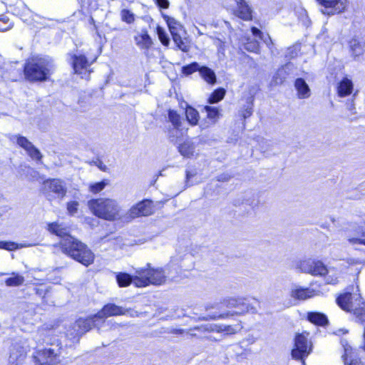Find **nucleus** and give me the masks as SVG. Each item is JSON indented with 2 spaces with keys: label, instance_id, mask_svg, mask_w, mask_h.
Returning a JSON list of instances; mask_svg holds the SVG:
<instances>
[{
  "label": "nucleus",
  "instance_id": "nucleus-3",
  "mask_svg": "<svg viewBox=\"0 0 365 365\" xmlns=\"http://www.w3.org/2000/svg\"><path fill=\"white\" fill-rule=\"evenodd\" d=\"M53 63L46 58H31L25 63V77L30 81H45L51 74Z\"/></svg>",
  "mask_w": 365,
  "mask_h": 365
},
{
  "label": "nucleus",
  "instance_id": "nucleus-30",
  "mask_svg": "<svg viewBox=\"0 0 365 365\" xmlns=\"http://www.w3.org/2000/svg\"><path fill=\"white\" fill-rule=\"evenodd\" d=\"M194 150L195 146L193 143L189 140L185 141L178 146V151L180 153L186 158L192 156Z\"/></svg>",
  "mask_w": 365,
  "mask_h": 365
},
{
  "label": "nucleus",
  "instance_id": "nucleus-19",
  "mask_svg": "<svg viewBox=\"0 0 365 365\" xmlns=\"http://www.w3.org/2000/svg\"><path fill=\"white\" fill-rule=\"evenodd\" d=\"M219 304H212V305H207L205 307V309L207 312H209V313L206 316L200 317L198 318V320H203V321H209V320H217L220 319H225L227 318L229 316H233V313L227 312V313H222L220 312H210L211 309H219Z\"/></svg>",
  "mask_w": 365,
  "mask_h": 365
},
{
  "label": "nucleus",
  "instance_id": "nucleus-38",
  "mask_svg": "<svg viewBox=\"0 0 365 365\" xmlns=\"http://www.w3.org/2000/svg\"><path fill=\"white\" fill-rule=\"evenodd\" d=\"M13 277H9L6 279L5 284L8 287H18L24 282V277L19 274L13 272Z\"/></svg>",
  "mask_w": 365,
  "mask_h": 365
},
{
  "label": "nucleus",
  "instance_id": "nucleus-58",
  "mask_svg": "<svg viewBox=\"0 0 365 365\" xmlns=\"http://www.w3.org/2000/svg\"><path fill=\"white\" fill-rule=\"evenodd\" d=\"M344 354L342 355V358H343L344 364L347 365L349 364L348 363V358L351 357L350 354H351V347L349 346H344Z\"/></svg>",
  "mask_w": 365,
  "mask_h": 365
},
{
  "label": "nucleus",
  "instance_id": "nucleus-57",
  "mask_svg": "<svg viewBox=\"0 0 365 365\" xmlns=\"http://www.w3.org/2000/svg\"><path fill=\"white\" fill-rule=\"evenodd\" d=\"M299 51V45H294L292 47L288 48L286 57L289 58H293L297 56L298 52Z\"/></svg>",
  "mask_w": 365,
  "mask_h": 365
},
{
  "label": "nucleus",
  "instance_id": "nucleus-27",
  "mask_svg": "<svg viewBox=\"0 0 365 365\" xmlns=\"http://www.w3.org/2000/svg\"><path fill=\"white\" fill-rule=\"evenodd\" d=\"M199 73L201 77L209 84L213 85L216 83L217 78L215 72L207 66H200Z\"/></svg>",
  "mask_w": 365,
  "mask_h": 365
},
{
  "label": "nucleus",
  "instance_id": "nucleus-4",
  "mask_svg": "<svg viewBox=\"0 0 365 365\" xmlns=\"http://www.w3.org/2000/svg\"><path fill=\"white\" fill-rule=\"evenodd\" d=\"M134 284L138 287H147L149 284L160 285L165 282L166 276L163 268H153L148 263L145 268L135 270Z\"/></svg>",
  "mask_w": 365,
  "mask_h": 365
},
{
  "label": "nucleus",
  "instance_id": "nucleus-26",
  "mask_svg": "<svg viewBox=\"0 0 365 365\" xmlns=\"http://www.w3.org/2000/svg\"><path fill=\"white\" fill-rule=\"evenodd\" d=\"M290 65L286 64L279 68L273 76L272 81L276 84H282L289 75Z\"/></svg>",
  "mask_w": 365,
  "mask_h": 365
},
{
  "label": "nucleus",
  "instance_id": "nucleus-29",
  "mask_svg": "<svg viewBox=\"0 0 365 365\" xmlns=\"http://www.w3.org/2000/svg\"><path fill=\"white\" fill-rule=\"evenodd\" d=\"M163 17L168 24L172 37L173 38L175 35L180 34V31H182V26L178 23L174 18L169 17L166 15H164Z\"/></svg>",
  "mask_w": 365,
  "mask_h": 365
},
{
  "label": "nucleus",
  "instance_id": "nucleus-62",
  "mask_svg": "<svg viewBox=\"0 0 365 365\" xmlns=\"http://www.w3.org/2000/svg\"><path fill=\"white\" fill-rule=\"evenodd\" d=\"M155 2L162 9H168L169 7L168 0H155Z\"/></svg>",
  "mask_w": 365,
  "mask_h": 365
},
{
  "label": "nucleus",
  "instance_id": "nucleus-8",
  "mask_svg": "<svg viewBox=\"0 0 365 365\" xmlns=\"http://www.w3.org/2000/svg\"><path fill=\"white\" fill-rule=\"evenodd\" d=\"M73 68L76 73L81 76L82 78L88 79L91 71L89 69L91 63H89L87 57L79 52L71 55Z\"/></svg>",
  "mask_w": 365,
  "mask_h": 365
},
{
  "label": "nucleus",
  "instance_id": "nucleus-59",
  "mask_svg": "<svg viewBox=\"0 0 365 365\" xmlns=\"http://www.w3.org/2000/svg\"><path fill=\"white\" fill-rule=\"evenodd\" d=\"M196 171L195 170H186V186H190L191 184L189 183V180L191 178L194 177L196 175Z\"/></svg>",
  "mask_w": 365,
  "mask_h": 365
},
{
  "label": "nucleus",
  "instance_id": "nucleus-64",
  "mask_svg": "<svg viewBox=\"0 0 365 365\" xmlns=\"http://www.w3.org/2000/svg\"><path fill=\"white\" fill-rule=\"evenodd\" d=\"M93 164L102 171H106L108 169L107 166L104 165L103 163L99 159H98L96 161H94Z\"/></svg>",
  "mask_w": 365,
  "mask_h": 365
},
{
  "label": "nucleus",
  "instance_id": "nucleus-20",
  "mask_svg": "<svg viewBox=\"0 0 365 365\" xmlns=\"http://www.w3.org/2000/svg\"><path fill=\"white\" fill-rule=\"evenodd\" d=\"M237 9L235 11V15L245 20L249 21L252 19V10L245 0H235Z\"/></svg>",
  "mask_w": 365,
  "mask_h": 365
},
{
  "label": "nucleus",
  "instance_id": "nucleus-6",
  "mask_svg": "<svg viewBox=\"0 0 365 365\" xmlns=\"http://www.w3.org/2000/svg\"><path fill=\"white\" fill-rule=\"evenodd\" d=\"M36 365H63L58 349H44L36 351L34 355Z\"/></svg>",
  "mask_w": 365,
  "mask_h": 365
},
{
  "label": "nucleus",
  "instance_id": "nucleus-13",
  "mask_svg": "<svg viewBox=\"0 0 365 365\" xmlns=\"http://www.w3.org/2000/svg\"><path fill=\"white\" fill-rule=\"evenodd\" d=\"M226 303L227 307L229 308H237L240 307H246L245 309H242L241 312H236V314H242L245 313H252L255 314L257 312V309L251 304L248 303L246 299L243 298H230L225 300Z\"/></svg>",
  "mask_w": 365,
  "mask_h": 365
},
{
  "label": "nucleus",
  "instance_id": "nucleus-25",
  "mask_svg": "<svg viewBox=\"0 0 365 365\" xmlns=\"http://www.w3.org/2000/svg\"><path fill=\"white\" fill-rule=\"evenodd\" d=\"M307 319L318 326H325L329 322L328 318L324 314L317 312H308Z\"/></svg>",
  "mask_w": 365,
  "mask_h": 365
},
{
  "label": "nucleus",
  "instance_id": "nucleus-60",
  "mask_svg": "<svg viewBox=\"0 0 365 365\" xmlns=\"http://www.w3.org/2000/svg\"><path fill=\"white\" fill-rule=\"evenodd\" d=\"M169 334V327H162L158 330H155L153 333V336H157L160 334Z\"/></svg>",
  "mask_w": 365,
  "mask_h": 365
},
{
  "label": "nucleus",
  "instance_id": "nucleus-39",
  "mask_svg": "<svg viewBox=\"0 0 365 365\" xmlns=\"http://www.w3.org/2000/svg\"><path fill=\"white\" fill-rule=\"evenodd\" d=\"M204 110L207 113V118L215 123L220 117V113L217 107L206 106Z\"/></svg>",
  "mask_w": 365,
  "mask_h": 365
},
{
  "label": "nucleus",
  "instance_id": "nucleus-63",
  "mask_svg": "<svg viewBox=\"0 0 365 365\" xmlns=\"http://www.w3.org/2000/svg\"><path fill=\"white\" fill-rule=\"evenodd\" d=\"M185 333V329H176L173 327H169V334L180 335Z\"/></svg>",
  "mask_w": 365,
  "mask_h": 365
},
{
  "label": "nucleus",
  "instance_id": "nucleus-49",
  "mask_svg": "<svg viewBox=\"0 0 365 365\" xmlns=\"http://www.w3.org/2000/svg\"><path fill=\"white\" fill-rule=\"evenodd\" d=\"M156 32L162 44L166 46H168L170 43V38L164 29L158 26L156 28Z\"/></svg>",
  "mask_w": 365,
  "mask_h": 365
},
{
  "label": "nucleus",
  "instance_id": "nucleus-50",
  "mask_svg": "<svg viewBox=\"0 0 365 365\" xmlns=\"http://www.w3.org/2000/svg\"><path fill=\"white\" fill-rule=\"evenodd\" d=\"M179 128H180L175 127L171 128L170 126L167 128L168 138L171 143H177L180 133Z\"/></svg>",
  "mask_w": 365,
  "mask_h": 365
},
{
  "label": "nucleus",
  "instance_id": "nucleus-51",
  "mask_svg": "<svg viewBox=\"0 0 365 365\" xmlns=\"http://www.w3.org/2000/svg\"><path fill=\"white\" fill-rule=\"evenodd\" d=\"M14 65L11 63L5 65L4 69L6 70V72L9 73V76H5L6 78L11 79V80H14V78L16 77L17 75L21 74V72L19 70L16 71L14 68Z\"/></svg>",
  "mask_w": 365,
  "mask_h": 365
},
{
  "label": "nucleus",
  "instance_id": "nucleus-56",
  "mask_svg": "<svg viewBox=\"0 0 365 365\" xmlns=\"http://www.w3.org/2000/svg\"><path fill=\"white\" fill-rule=\"evenodd\" d=\"M195 330L200 331L202 332H206V331H213L214 329H213L212 325H203V326H200V327H199V326L195 327L190 329V335L192 336H196V334L192 332L193 331H195Z\"/></svg>",
  "mask_w": 365,
  "mask_h": 365
},
{
  "label": "nucleus",
  "instance_id": "nucleus-7",
  "mask_svg": "<svg viewBox=\"0 0 365 365\" xmlns=\"http://www.w3.org/2000/svg\"><path fill=\"white\" fill-rule=\"evenodd\" d=\"M43 186L48 197L63 199L67 193L66 183L61 179H48L43 182Z\"/></svg>",
  "mask_w": 365,
  "mask_h": 365
},
{
  "label": "nucleus",
  "instance_id": "nucleus-61",
  "mask_svg": "<svg viewBox=\"0 0 365 365\" xmlns=\"http://www.w3.org/2000/svg\"><path fill=\"white\" fill-rule=\"evenodd\" d=\"M126 314H128L131 317H139L143 315L142 312L133 310L131 309H125Z\"/></svg>",
  "mask_w": 365,
  "mask_h": 365
},
{
  "label": "nucleus",
  "instance_id": "nucleus-46",
  "mask_svg": "<svg viewBox=\"0 0 365 365\" xmlns=\"http://www.w3.org/2000/svg\"><path fill=\"white\" fill-rule=\"evenodd\" d=\"M313 262L314 259H311L300 261L298 264L297 268L300 269L302 272L311 274Z\"/></svg>",
  "mask_w": 365,
  "mask_h": 365
},
{
  "label": "nucleus",
  "instance_id": "nucleus-44",
  "mask_svg": "<svg viewBox=\"0 0 365 365\" xmlns=\"http://www.w3.org/2000/svg\"><path fill=\"white\" fill-rule=\"evenodd\" d=\"M173 41L176 44L177 47L183 52H188L190 51V46L187 45L185 38H182L181 35H175L173 38Z\"/></svg>",
  "mask_w": 365,
  "mask_h": 365
},
{
  "label": "nucleus",
  "instance_id": "nucleus-47",
  "mask_svg": "<svg viewBox=\"0 0 365 365\" xmlns=\"http://www.w3.org/2000/svg\"><path fill=\"white\" fill-rule=\"evenodd\" d=\"M168 119H169V121L172 123L173 127H175V128L180 127V125H181L180 116L176 111L173 110H168Z\"/></svg>",
  "mask_w": 365,
  "mask_h": 365
},
{
  "label": "nucleus",
  "instance_id": "nucleus-9",
  "mask_svg": "<svg viewBox=\"0 0 365 365\" xmlns=\"http://www.w3.org/2000/svg\"><path fill=\"white\" fill-rule=\"evenodd\" d=\"M96 319H98V317H95L94 314L86 319L80 318L77 319L72 327L73 331L71 332V335L74 334L73 338H77L78 340L81 336L96 326L95 322Z\"/></svg>",
  "mask_w": 365,
  "mask_h": 365
},
{
  "label": "nucleus",
  "instance_id": "nucleus-34",
  "mask_svg": "<svg viewBox=\"0 0 365 365\" xmlns=\"http://www.w3.org/2000/svg\"><path fill=\"white\" fill-rule=\"evenodd\" d=\"M312 268L311 274L314 276H323L328 272V269L324 264L319 260H314Z\"/></svg>",
  "mask_w": 365,
  "mask_h": 365
},
{
  "label": "nucleus",
  "instance_id": "nucleus-11",
  "mask_svg": "<svg viewBox=\"0 0 365 365\" xmlns=\"http://www.w3.org/2000/svg\"><path fill=\"white\" fill-rule=\"evenodd\" d=\"M125 314V309L115 304L109 303L104 305L101 310L95 314V317H98V319L103 320L109 317Z\"/></svg>",
  "mask_w": 365,
  "mask_h": 365
},
{
  "label": "nucleus",
  "instance_id": "nucleus-24",
  "mask_svg": "<svg viewBox=\"0 0 365 365\" xmlns=\"http://www.w3.org/2000/svg\"><path fill=\"white\" fill-rule=\"evenodd\" d=\"M48 230L63 240L66 237H72L69 235V230L67 227H63V225L57 222H52L48 224Z\"/></svg>",
  "mask_w": 365,
  "mask_h": 365
},
{
  "label": "nucleus",
  "instance_id": "nucleus-21",
  "mask_svg": "<svg viewBox=\"0 0 365 365\" xmlns=\"http://www.w3.org/2000/svg\"><path fill=\"white\" fill-rule=\"evenodd\" d=\"M337 304L344 310L351 312V309H356V305L353 301V294L346 292L341 294L336 299Z\"/></svg>",
  "mask_w": 365,
  "mask_h": 365
},
{
  "label": "nucleus",
  "instance_id": "nucleus-48",
  "mask_svg": "<svg viewBox=\"0 0 365 365\" xmlns=\"http://www.w3.org/2000/svg\"><path fill=\"white\" fill-rule=\"evenodd\" d=\"M14 26L13 22L10 21L9 19L5 16H0V32H5Z\"/></svg>",
  "mask_w": 365,
  "mask_h": 365
},
{
  "label": "nucleus",
  "instance_id": "nucleus-45",
  "mask_svg": "<svg viewBox=\"0 0 365 365\" xmlns=\"http://www.w3.org/2000/svg\"><path fill=\"white\" fill-rule=\"evenodd\" d=\"M200 66L197 62H192L182 67V73L185 76H190L195 71H199Z\"/></svg>",
  "mask_w": 365,
  "mask_h": 365
},
{
  "label": "nucleus",
  "instance_id": "nucleus-33",
  "mask_svg": "<svg viewBox=\"0 0 365 365\" xmlns=\"http://www.w3.org/2000/svg\"><path fill=\"white\" fill-rule=\"evenodd\" d=\"M354 303L356 305V309H351L354 314L359 315H365V302L363 301L361 295L354 294H353Z\"/></svg>",
  "mask_w": 365,
  "mask_h": 365
},
{
  "label": "nucleus",
  "instance_id": "nucleus-12",
  "mask_svg": "<svg viewBox=\"0 0 365 365\" xmlns=\"http://www.w3.org/2000/svg\"><path fill=\"white\" fill-rule=\"evenodd\" d=\"M153 212L152 201L143 200L135 205L133 206L129 210V215L132 218L139 216H148Z\"/></svg>",
  "mask_w": 365,
  "mask_h": 365
},
{
  "label": "nucleus",
  "instance_id": "nucleus-17",
  "mask_svg": "<svg viewBox=\"0 0 365 365\" xmlns=\"http://www.w3.org/2000/svg\"><path fill=\"white\" fill-rule=\"evenodd\" d=\"M351 56L355 61H359L365 51V43L359 38L354 37L349 41Z\"/></svg>",
  "mask_w": 365,
  "mask_h": 365
},
{
  "label": "nucleus",
  "instance_id": "nucleus-14",
  "mask_svg": "<svg viewBox=\"0 0 365 365\" xmlns=\"http://www.w3.org/2000/svg\"><path fill=\"white\" fill-rule=\"evenodd\" d=\"M354 234H347L346 238L349 243L352 245L365 246V223L362 225H354L352 227Z\"/></svg>",
  "mask_w": 365,
  "mask_h": 365
},
{
  "label": "nucleus",
  "instance_id": "nucleus-1",
  "mask_svg": "<svg viewBox=\"0 0 365 365\" xmlns=\"http://www.w3.org/2000/svg\"><path fill=\"white\" fill-rule=\"evenodd\" d=\"M88 207L95 216L105 220L115 221L123 217L121 207L115 199H92L88 201Z\"/></svg>",
  "mask_w": 365,
  "mask_h": 365
},
{
  "label": "nucleus",
  "instance_id": "nucleus-2",
  "mask_svg": "<svg viewBox=\"0 0 365 365\" xmlns=\"http://www.w3.org/2000/svg\"><path fill=\"white\" fill-rule=\"evenodd\" d=\"M62 252L88 267L94 261V254L86 245L73 237H66L60 242Z\"/></svg>",
  "mask_w": 365,
  "mask_h": 365
},
{
  "label": "nucleus",
  "instance_id": "nucleus-42",
  "mask_svg": "<svg viewBox=\"0 0 365 365\" xmlns=\"http://www.w3.org/2000/svg\"><path fill=\"white\" fill-rule=\"evenodd\" d=\"M294 12L297 16L298 19L302 23L304 26H308L309 25L310 21L307 15V11L304 8H296Z\"/></svg>",
  "mask_w": 365,
  "mask_h": 365
},
{
  "label": "nucleus",
  "instance_id": "nucleus-52",
  "mask_svg": "<svg viewBox=\"0 0 365 365\" xmlns=\"http://www.w3.org/2000/svg\"><path fill=\"white\" fill-rule=\"evenodd\" d=\"M179 263V259L177 257H173L170 262L168 264L167 267L168 269L173 268L175 270V272H178V269L179 268L183 269H188L189 268L185 267V266L180 263V264H178Z\"/></svg>",
  "mask_w": 365,
  "mask_h": 365
},
{
  "label": "nucleus",
  "instance_id": "nucleus-41",
  "mask_svg": "<svg viewBox=\"0 0 365 365\" xmlns=\"http://www.w3.org/2000/svg\"><path fill=\"white\" fill-rule=\"evenodd\" d=\"M12 140H16V143L24 148L26 151L29 150V148L33 146V143L30 142L26 137L19 135H15L11 137Z\"/></svg>",
  "mask_w": 365,
  "mask_h": 365
},
{
  "label": "nucleus",
  "instance_id": "nucleus-5",
  "mask_svg": "<svg viewBox=\"0 0 365 365\" xmlns=\"http://www.w3.org/2000/svg\"><path fill=\"white\" fill-rule=\"evenodd\" d=\"M309 333L305 331L296 335L294 339V346L292 350V357L298 361H301L302 365L305 364L304 359L308 356L311 352V346H308L307 336Z\"/></svg>",
  "mask_w": 365,
  "mask_h": 365
},
{
  "label": "nucleus",
  "instance_id": "nucleus-40",
  "mask_svg": "<svg viewBox=\"0 0 365 365\" xmlns=\"http://www.w3.org/2000/svg\"><path fill=\"white\" fill-rule=\"evenodd\" d=\"M186 118L188 122L192 125H197L199 120V113L195 108L188 107L185 111Z\"/></svg>",
  "mask_w": 365,
  "mask_h": 365
},
{
  "label": "nucleus",
  "instance_id": "nucleus-15",
  "mask_svg": "<svg viewBox=\"0 0 365 365\" xmlns=\"http://www.w3.org/2000/svg\"><path fill=\"white\" fill-rule=\"evenodd\" d=\"M318 294V292L314 289L304 288L298 285H294L290 291L292 298L297 300H306Z\"/></svg>",
  "mask_w": 365,
  "mask_h": 365
},
{
  "label": "nucleus",
  "instance_id": "nucleus-32",
  "mask_svg": "<svg viewBox=\"0 0 365 365\" xmlns=\"http://www.w3.org/2000/svg\"><path fill=\"white\" fill-rule=\"evenodd\" d=\"M251 31H252V34L254 36V37H257L260 40L263 41L264 43L267 45V46L270 50H272V47L273 46V42H272V40L269 34H267L266 36H264L263 34V33L259 29H257L256 27H252Z\"/></svg>",
  "mask_w": 365,
  "mask_h": 365
},
{
  "label": "nucleus",
  "instance_id": "nucleus-53",
  "mask_svg": "<svg viewBox=\"0 0 365 365\" xmlns=\"http://www.w3.org/2000/svg\"><path fill=\"white\" fill-rule=\"evenodd\" d=\"M26 152L28 155L35 160L40 161L43 158V155L41 153L40 150L34 145L31 146V148H29V150H27Z\"/></svg>",
  "mask_w": 365,
  "mask_h": 365
},
{
  "label": "nucleus",
  "instance_id": "nucleus-43",
  "mask_svg": "<svg viewBox=\"0 0 365 365\" xmlns=\"http://www.w3.org/2000/svg\"><path fill=\"white\" fill-rule=\"evenodd\" d=\"M108 183V180H103L101 182L92 183L89 185L88 190L93 194H98L102 191Z\"/></svg>",
  "mask_w": 365,
  "mask_h": 365
},
{
  "label": "nucleus",
  "instance_id": "nucleus-37",
  "mask_svg": "<svg viewBox=\"0 0 365 365\" xmlns=\"http://www.w3.org/2000/svg\"><path fill=\"white\" fill-rule=\"evenodd\" d=\"M31 245L18 244L14 242L0 241V249L13 251L20 248L29 247Z\"/></svg>",
  "mask_w": 365,
  "mask_h": 365
},
{
  "label": "nucleus",
  "instance_id": "nucleus-16",
  "mask_svg": "<svg viewBox=\"0 0 365 365\" xmlns=\"http://www.w3.org/2000/svg\"><path fill=\"white\" fill-rule=\"evenodd\" d=\"M134 41L139 48L146 51L149 50L153 43L145 28H143L140 31L137 32L134 36Z\"/></svg>",
  "mask_w": 365,
  "mask_h": 365
},
{
  "label": "nucleus",
  "instance_id": "nucleus-36",
  "mask_svg": "<svg viewBox=\"0 0 365 365\" xmlns=\"http://www.w3.org/2000/svg\"><path fill=\"white\" fill-rule=\"evenodd\" d=\"M225 93L224 88H218L211 93L207 101L210 104L217 103L224 98Z\"/></svg>",
  "mask_w": 365,
  "mask_h": 365
},
{
  "label": "nucleus",
  "instance_id": "nucleus-10",
  "mask_svg": "<svg viewBox=\"0 0 365 365\" xmlns=\"http://www.w3.org/2000/svg\"><path fill=\"white\" fill-rule=\"evenodd\" d=\"M324 9L322 12L329 16L339 14L344 11L345 5L343 0H317Z\"/></svg>",
  "mask_w": 365,
  "mask_h": 365
},
{
  "label": "nucleus",
  "instance_id": "nucleus-54",
  "mask_svg": "<svg viewBox=\"0 0 365 365\" xmlns=\"http://www.w3.org/2000/svg\"><path fill=\"white\" fill-rule=\"evenodd\" d=\"M121 19L123 21L131 24L134 21V14L128 9H123L121 11Z\"/></svg>",
  "mask_w": 365,
  "mask_h": 365
},
{
  "label": "nucleus",
  "instance_id": "nucleus-22",
  "mask_svg": "<svg viewBox=\"0 0 365 365\" xmlns=\"http://www.w3.org/2000/svg\"><path fill=\"white\" fill-rule=\"evenodd\" d=\"M354 89L352 81L348 78H344L338 84L337 93L339 96L345 97L350 95Z\"/></svg>",
  "mask_w": 365,
  "mask_h": 365
},
{
  "label": "nucleus",
  "instance_id": "nucleus-31",
  "mask_svg": "<svg viewBox=\"0 0 365 365\" xmlns=\"http://www.w3.org/2000/svg\"><path fill=\"white\" fill-rule=\"evenodd\" d=\"M244 48L247 51L258 53L260 50L259 43L255 38L247 37L244 43Z\"/></svg>",
  "mask_w": 365,
  "mask_h": 365
},
{
  "label": "nucleus",
  "instance_id": "nucleus-18",
  "mask_svg": "<svg viewBox=\"0 0 365 365\" xmlns=\"http://www.w3.org/2000/svg\"><path fill=\"white\" fill-rule=\"evenodd\" d=\"M254 94L249 91L247 93H244L242 101H245L241 110H240V115L244 119L250 117L253 113L254 106Z\"/></svg>",
  "mask_w": 365,
  "mask_h": 365
},
{
  "label": "nucleus",
  "instance_id": "nucleus-35",
  "mask_svg": "<svg viewBox=\"0 0 365 365\" xmlns=\"http://www.w3.org/2000/svg\"><path fill=\"white\" fill-rule=\"evenodd\" d=\"M25 354L24 351L18 353L14 349H12L9 358V365H19L25 359Z\"/></svg>",
  "mask_w": 365,
  "mask_h": 365
},
{
  "label": "nucleus",
  "instance_id": "nucleus-55",
  "mask_svg": "<svg viewBox=\"0 0 365 365\" xmlns=\"http://www.w3.org/2000/svg\"><path fill=\"white\" fill-rule=\"evenodd\" d=\"M79 203L77 201H71L67 203V211L70 215H74L78 210Z\"/></svg>",
  "mask_w": 365,
  "mask_h": 365
},
{
  "label": "nucleus",
  "instance_id": "nucleus-23",
  "mask_svg": "<svg viewBox=\"0 0 365 365\" xmlns=\"http://www.w3.org/2000/svg\"><path fill=\"white\" fill-rule=\"evenodd\" d=\"M294 86L297 91L299 98L304 99L310 96V88L303 78H297L294 83Z\"/></svg>",
  "mask_w": 365,
  "mask_h": 365
},
{
  "label": "nucleus",
  "instance_id": "nucleus-28",
  "mask_svg": "<svg viewBox=\"0 0 365 365\" xmlns=\"http://www.w3.org/2000/svg\"><path fill=\"white\" fill-rule=\"evenodd\" d=\"M135 275L132 276L125 272H118L116 274V281L120 287L129 286L132 282L134 284Z\"/></svg>",
  "mask_w": 365,
  "mask_h": 365
}]
</instances>
